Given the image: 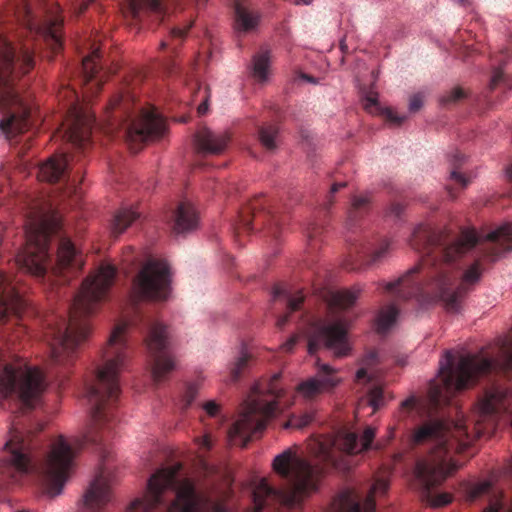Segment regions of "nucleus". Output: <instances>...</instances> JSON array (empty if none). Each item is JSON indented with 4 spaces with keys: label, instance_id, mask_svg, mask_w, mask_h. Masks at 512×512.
Listing matches in <instances>:
<instances>
[{
    "label": "nucleus",
    "instance_id": "36",
    "mask_svg": "<svg viewBox=\"0 0 512 512\" xmlns=\"http://www.w3.org/2000/svg\"><path fill=\"white\" fill-rule=\"evenodd\" d=\"M192 26V23L189 25L180 28V27H174L170 30L169 37L167 40H163L160 43L161 48L171 47V49L174 51L185 39L188 30Z\"/></svg>",
    "mask_w": 512,
    "mask_h": 512
},
{
    "label": "nucleus",
    "instance_id": "11",
    "mask_svg": "<svg viewBox=\"0 0 512 512\" xmlns=\"http://www.w3.org/2000/svg\"><path fill=\"white\" fill-rule=\"evenodd\" d=\"M280 376L279 373L274 374L266 385L257 383L252 388L239 419L228 431L231 445L245 447L252 437L266 428L268 421L277 412V400L283 395L282 389L277 386Z\"/></svg>",
    "mask_w": 512,
    "mask_h": 512
},
{
    "label": "nucleus",
    "instance_id": "4",
    "mask_svg": "<svg viewBox=\"0 0 512 512\" xmlns=\"http://www.w3.org/2000/svg\"><path fill=\"white\" fill-rule=\"evenodd\" d=\"M24 209L26 244L16 266L38 279L59 277V282H67V274L82 268L83 258L63 232L58 213L43 198H30Z\"/></svg>",
    "mask_w": 512,
    "mask_h": 512
},
{
    "label": "nucleus",
    "instance_id": "24",
    "mask_svg": "<svg viewBox=\"0 0 512 512\" xmlns=\"http://www.w3.org/2000/svg\"><path fill=\"white\" fill-rule=\"evenodd\" d=\"M229 136L226 133H217L206 127L201 128L195 135V144L198 152L207 155H219L227 147Z\"/></svg>",
    "mask_w": 512,
    "mask_h": 512
},
{
    "label": "nucleus",
    "instance_id": "38",
    "mask_svg": "<svg viewBox=\"0 0 512 512\" xmlns=\"http://www.w3.org/2000/svg\"><path fill=\"white\" fill-rule=\"evenodd\" d=\"M464 156L456 152L451 159L452 170L450 173V179L455 182L460 188H465L469 184V179H467L464 175L457 171L459 166L461 165Z\"/></svg>",
    "mask_w": 512,
    "mask_h": 512
},
{
    "label": "nucleus",
    "instance_id": "26",
    "mask_svg": "<svg viewBox=\"0 0 512 512\" xmlns=\"http://www.w3.org/2000/svg\"><path fill=\"white\" fill-rule=\"evenodd\" d=\"M198 220L194 206L186 201L180 202L173 214V230L177 234L192 231L197 227Z\"/></svg>",
    "mask_w": 512,
    "mask_h": 512
},
{
    "label": "nucleus",
    "instance_id": "61",
    "mask_svg": "<svg viewBox=\"0 0 512 512\" xmlns=\"http://www.w3.org/2000/svg\"><path fill=\"white\" fill-rule=\"evenodd\" d=\"M447 190H448V193L450 194V196H451L452 198H455V197H456L457 192L455 191V188H454V187H452V186H448V187H447Z\"/></svg>",
    "mask_w": 512,
    "mask_h": 512
},
{
    "label": "nucleus",
    "instance_id": "42",
    "mask_svg": "<svg viewBox=\"0 0 512 512\" xmlns=\"http://www.w3.org/2000/svg\"><path fill=\"white\" fill-rule=\"evenodd\" d=\"M67 154L73 157V162H72V165H71L73 167V171H71V169H69L68 172L70 174V187H71V190H72L73 193H76L77 185L82 180L81 172H82L83 165H81L80 167H76V162H79V159H76L77 155L76 154H72V153H67Z\"/></svg>",
    "mask_w": 512,
    "mask_h": 512
},
{
    "label": "nucleus",
    "instance_id": "16",
    "mask_svg": "<svg viewBox=\"0 0 512 512\" xmlns=\"http://www.w3.org/2000/svg\"><path fill=\"white\" fill-rule=\"evenodd\" d=\"M171 274L165 260L151 258L133 281V294L138 299L164 301L170 293Z\"/></svg>",
    "mask_w": 512,
    "mask_h": 512
},
{
    "label": "nucleus",
    "instance_id": "63",
    "mask_svg": "<svg viewBox=\"0 0 512 512\" xmlns=\"http://www.w3.org/2000/svg\"><path fill=\"white\" fill-rule=\"evenodd\" d=\"M507 176H508L509 181L512 184V166L507 169Z\"/></svg>",
    "mask_w": 512,
    "mask_h": 512
},
{
    "label": "nucleus",
    "instance_id": "28",
    "mask_svg": "<svg viewBox=\"0 0 512 512\" xmlns=\"http://www.w3.org/2000/svg\"><path fill=\"white\" fill-rule=\"evenodd\" d=\"M364 108L370 113H380L386 121L394 126H400L405 120V115L397 114L392 108H381L378 102V93L370 89L364 94Z\"/></svg>",
    "mask_w": 512,
    "mask_h": 512
},
{
    "label": "nucleus",
    "instance_id": "41",
    "mask_svg": "<svg viewBox=\"0 0 512 512\" xmlns=\"http://www.w3.org/2000/svg\"><path fill=\"white\" fill-rule=\"evenodd\" d=\"M510 62L502 63L500 67L496 68L493 72V75L490 80L489 88L490 90H494L499 83L506 81L507 74L512 73L510 70Z\"/></svg>",
    "mask_w": 512,
    "mask_h": 512
},
{
    "label": "nucleus",
    "instance_id": "52",
    "mask_svg": "<svg viewBox=\"0 0 512 512\" xmlns=\"http://www.w3.org/2000/svg\"><path fill=\"white\" fill-rule=\"evenodd\" d=\"M198 445L201 450L209 451L212 448V439L211 436L206 434L201 439L198 440Z\"/></svg>",
    "mask_w": 512,
    "mask_h": 512
},
{
    "label": "nucleus",
    "instance_id": "3",
    "mask_svg": "<svg viewBox=\"0 0 512 512\" xmlns=\"http://www.w3.org/2000/svg\"><path fill=\"white\" fill-rule=\"evenodd\" d=\"M9 11L30 38L14 46L0 32V129L8 137L23 133L32 124L31 97L21 95L16 78L34 67L39 45L45 44L53 55L63 46V18L44 0H11Z\"/></svg>",
    "mask_w": 512,
    "mask_h": 512
},
{
    "label": "nucleus",
    "instance_id": "39",
    "mask_svg": "<svg viewBox=\"0 0 512 512\" xmlns=\"http://www.w3.org/2000/svg\"><path fill=\"white\" fill-rule=\"evenodd\" d=\"M303 301L304 296L301 293L295 296H287L288 313L283 316H280L277 319L276 325L278 328L282 329L285 326V324L288 322L289 314L299 310L301 308Z\"/></svg>",
    "mask_w": 512,
    "mask_h": 512
},
{
    "label": "nucleus",
    "instance_id": "56",
    "mask_svg": "<svg viewBox=\"0 0 512 512\" xmlns=\"http://www.w3.org/2000/svg\"><path fill=\"white\" fill-rule=\"evenodd\" d=\"M281 296H286V290L281 286H275L273 289V299L276 300Z\"/></svg>",
    "mask_w": 512,
    "mask_h": 512
},
{
    "label": "nucleus",
    "instance_id": "27",
    "mask_svg": "<svg viewBox=\"0 0 512 512\" xmlns=\"http://www.w3.org/2000/svg\"><path fill=\"white\" fill-rule=\"evenodd\" d=\"M235 29L239 33L250 32L259 22V14L254 11L247 0H234Z\"/></svg>",
    "mask_w": 512,
    "mask_h": 512
},
{
    "label": "nucleus",
    "instance_id": "54",
    "mask_svg": "<svg viewBox=\"0 0 512 512\" xmlns=\"http://www.w3.org/2000/svg\"><path fill=\"white\" fill-rule=\"evenodd\" d=\"M416 403V398L412 396L401 403V410L409 412L415 408Z\"/></svg>",
    "mask_w": 512,
    "mask_h": 512
},
{
    "label": "nucleus",
    "instance_id": "19",
    "mask_svg": "<svg viewBox=\"0 0 512 512\" xmlns=\"http://www.w3.org/2000/svg\"><path fill=\"white\" fill-rule=\"evenodd\" d=\"M95 118L83 111L75 102L68 108L67 116L57 133L76 150H85L91 141Z\"/></svg>",
    "mask_w": 512,
    "mask_h": 512
},
{
    "label": "nucleus",
    "instance_id": "60",
    "mask_svg": "<svg viewBox=\"0 0 512 512\" xmlns=\"http://www.w3.org/2000/svg\"><path fill=\"white\" fill-rule=\"evenodd\" d=\"M360 267V264L347 263L346 268L348 270H357Z\"/></svg>",
    "mask_w": 512,
    "mask_h": 512
},
{
    "label": "nucleus",
    "instance_id": "32",
    "mask_svg": "<svg viewBox=\"0 0 512 512\" xmlns=\"http://www.w3.org/2000/svg\"><path fill=\"white\" fill-rule=\"evenodd\" d=\"M257 137L263 148L274 151L278 144L279 128L274 124L265 123L258 127Z\"/></svg>",
    "mask_w": 512,
    "mask_h": 512
},
{
    "label": "nucleus",
    "instance_id": "22",
    "mask_svg": "<svg viewBox=\"0 0 512 512\" xmlns=\"http://www.w3.org/2000/svg\"><path fill=\"white\" fill-rule=\"evenodd\" d=\"M482 496H487L489 501L484 512H512V500L496 490L488 481L478 483L470 490L469 497L472 501Z\"/></svg>",
    "mask_w": 512,
    "mask_h": 512
},
{
    "label": "nucleus",
    "instance_id": "55",
    "mask_svg": "<svg viewBox=\"0 0 512 512\" xmlns=\"http://www.w3.org/2000/svg\"><path fill=\"white\" fill-rule=\"evenodd\" d=\"M319 233H320V228L316 224L311 223L308 226L307 237H308L309 241H313Z\"/></svg>",
    "mask_w": 512,
    "mask_h": 512
},
{
    "label": "nucleus",
    "instance_id": "45",
    "mask_svg": "<svg viewBox=\"0 0 512 512\" xmlns=\"http://www.w3.org/2000/svg\"><path fill=\"white\" fill-rule=\"evenodd\" d=\"M314 419V415L312 413H305L304 415L300 416L296 420H290L288 425H292L296 428H304L308 426Z\"/></svg>",
    "mask_w": 512,
    "mask_h": 512
},
{
    "label": "nucleus",
    "instance_id": "49",
    "mask_svg": "<svg viewBox=\"0 0 512 512\" xmlns=\"http://www.w3.org/2000/svg\"><path fill=\"white\" fill-rule=\"evenodd\" d=\"M423 106V96L421 94H415L410 98L409 110L410 112H417Z\"/></svg>",
    "mask_w": 512,
    "mask_h": 512
},
{
    "label": "nucleus",
    "instance_id": "64",
    "mask_svg": "<svg viewBox=\"0 0 512 512\" xmlns=\"http://www.w3.org/2000/svg\"><path fill=\"white\" fill-rule=\"evenodd\" d=\"M509 471L512 473V457H511V461L509 463Z\"/></svg>",
    "mask_w": 512,
    "mask_h": 512
},
{
    "label": "nucleus",
    "instance_id": "7",
    "mask_svg": "<svg viewBox=\"0 0 512 512\" xmlns=\"http://www.w3.org/2000/svg\"><path fill=\"white\" fill-rule=\"evenodd\" d=\"M451 433V423L429 419L417 426L411 435V445L425 450V455L416 462L415 477L422 500L431 507H442L452 500L449 493L435 494L432 491L461 466L454 458V445L448 440Z\"/></svg>",
    "mask_w": 512,
    "mask_h": 512
},
{
    "label": "nucleus",
    "instance_id": "62",
    "mask_svg": "<svg viewBox=\"0 0 512 512\" xmlns=\"http://www.w3.org/2000/svg\"><path fill=\"white\" fill-rule=\"evenodd\" d=\"M313 0H294V3L296 5H301V4H304V5H308L312 2Z\"/></svg>",
    "mask_w": 512,
    "mask_h": 512
},
{
    "label": "nucleus",
    "instance_id": "44",
    "mask_svg": "<svg viewBox=\"0 0 512 512\" xmlns=\"http://www.w3.org/2000/svg\"><path fill=\"white\" fill-rule=\"evenodd\" d=\"M369 404L374 410L379 409L384 404V395L381 387L375 386L369 391Z\"/></svg>",
    "mask_w": 512,
    "mask_h": 512
},
{
    "label": "nucleus",
    "instance_id": "51",
    "mask_svg": "<svg viewBox=\"0 0 512 512\" xmlns=\"http://www.w3.org/2000/svg\"><path fill=\"white\" fill-rule=\"evenodd\" d=\"M298 339L299 336L296 334L291 336L285 343L282 344L281 349L285 352H291L298 342Z\"/></svg>",
    "mask_w": 512,
    "mask_h": 512
},
{
    "label": "nucleus",
    "instance_id": "37",
    "mask_svg": "<svg viewBox=\"0 0 512 512\" xmlns=\"http://www.w3.org/2000/svg\"><path fill=\"white\" fill-rule=\"evenodd\" d=\"M378 363V353L375 350L368 351L361 360L362 367L356 373L357 381H370L371 377L368 376V369Z\"/></svg>",
    "mask_w": 512,
    "mask_h": 512
},
{
    "label": "nucleus",
    "instance_id": "6",
    "mask_svg": "<svg viewBox=\"0 0 512 512\" xmlns=\"http://www.w3.org/2000/svg\"><path fill=\"white\" fill-rule=\"evenodd\" d=\"M225 492L197 491L194 482L175 464L156 470L147 482L142 498L135 499L126 512H226Z\"/></svg>",
    "mask_w": 512,
    "mask_h": 512
},
{
    "label": "nucleus",
    "instance_id": "1",
    "mask_svg": "<svg viewBox=\"0 0 512 512\" xmlns=\"http://www.w3.org/2000/svg\"><path fill=\"white\" fill-rule=\"evenodd\" d=\"M410 246L421 254L420 262L396 281L387 283L385 290L399 300L439 302L454 314L461 311L466 294L480 280L485 264L512 251V223L486 235L474 228L453 233L419 224Z\"/></svg>",
    "mask_w": 512,
    "mask_h": 512
},
{
    "label": "nucleus",
    "instance_id": "15",
    "mask_svg": "<svg viewBox=\"0 0 512 512\" xmlns=\"http://www.w3.org/2000/svg\"><path fill=\"white\" fill-rule=\"evenodd\" d=\"M280 213V207L267 197L256 196L240 211L235 232L240 236L242 233L264 229L276 239L284 222Z\"/></svg>",
    "mask_w": 512,
    "mask_h": 512
},
{
    "label": "nucleus",
    "instance_id": "23",
    "mask_svg": "<svg viewBox=\"0 0 512 512\" xmlns=\"http://www.w3.org/2000/svg\"><path fill=\"white\" fill-rule=\"evenodd\" d=\"M100 51L95 48L92 53L82 60V82L86 86L87 92L92 95L98 93L104 83L105 73L102 72V66L99 64Z\"/></svg>",
    "mask_w": 512,
    "mask_h": 512
},
{
    "label": "nucleus",
    "instance_id": "58",
    "mask_svg": "<svg viewBox=\"0 0 512 512\" xmlns=\"http://www.w3.org/2000/svg\"><path fill=\"white\" fill-rule=\"evenodd\" d=\"M164 70L167 74H172L174 72V64L171 61L165 63Z\"/></svg>",
    "mask_w": 512,
    "mask_h": 512
},
{
    "label": "nucleus",
    "instance_id": "21",
    "mask_svg": "<svg viewBox=\"0 0 512 512\" xmlns=\"http://www.w3.org/2000/svg\"><path fill=\"white\" fill-rule=\"evenodd\" d=\"M72 162L73 157L68 154L54 155L38 168L37 176L41 181L64 183L69 193H73L70 187V174L68 172L69 169L73 171Z\"/></svg>",
    "mask_w": 512,
    "mask_h": 512
},
{
    "label": "nucleus",
    "instance_id": "5",
    "mask_svg": "<svg viewBox=\"0 0 512 512\" xmlns=\"http://www.w3.org/2000/svg\"><path fill=\"white\" fill-rule=\"evenodd\" d=\"M116 275L115 266L101 264L83 281L68 316L51 315L46 320L44 338L54 364L68 366L75 360L80 345L90 333L88 317L109 299Z\"/></svg>",
    "mask_w": 512,
    "mask_h": 512
},
{
    "label": "nucleus",
    "instance_id": "14",
    "mask_svg": "<svg viewBox=\"0 0 512 512\" xmlns=\"http://www.w3.org/2000/svg\"><path fill=\"white\" fill-rule=\"evenodd\" d=\"M25 301L9 275L0 270V338L14 343L26 334L20 323Z\"/></svg>",
    "mask_w": 512,
    "mask_h": 512
},
{
    "label": "nucleus",
    "instance_id": "35",
    "mask_svg": "<svg viewBox=\"0 0 512 512\" xmlns=\"http://www.w3.org/2000/svg\"><path fill=\"white\" fill-rule=\"evenodd\" d=\"M390 245L389 240L382 239L376 248H365L362 251L357 250L356 253L359 254V259L368 258V263L372 264L381 261L388 254Z\"/></svg>",
    "mask_w": 512,
    "mask_h": 512
},
{
    "label": "nucleus",
    "instance_id": "25",
    "mask_svg": "<svg viewBox=\"0 0 512 512\" xmlns=\"http://www.w3.org/2000/svg\"><path fill=\"white\" fill-rule=\"evenodd\" d=\"M127 10L132 19H140L141 13L151 12L154 13L160 20L168 14L173 0H126Z\"/></svg>",
    "mask_w": 512,
    "mask_h": 512
},
{
    "label": "nucleus",
    "instance_id": "9",
    "mask_svg": "<svg viewBox=\"0 0 512 512\" xmlns=\"http://www.w3.org/2000/svg\"><path fill=\"white\" fill-rule=\"evenodd\" d=\"M511 396L512 389L503 383H493L485 389L469 417L456 412L457 420H444L451 423L452 433L448 440L454 445L455 453L464 452L477 439L494 434L501 416L509 410Z\"/></svg>",
    "mask_w": 512,
    "mask_h": 512
},
{
    "label": "nucleus",
    "instance_id": "48",
    "mask_svg": "<svg viewBox=\"0 0 512 512\" xmlns=\"http://www.w3.org/2000/svg\"><path fill=\"white\" fill-rule=\"evenodd\" d=\"M346 186V183L345 182H341V183H334L330 189V192L329 194L327 195V200L325 202V209H329L331 207V205L333 204V196L336 192H338L341 188L345 187Z\"/></svg>",
    "mask_w": 512,
    "mask_h": 512
},
{
    "label": "nucleus",
    "instance_id": "31",
    "mask_svg": "<svg viewBox=\"0 0 512 512\" xmlns=\"http://www.w3.org/2000/svg\"><path fill=\"white\" fill-rule=\"evenodd\" d=\"M360 292L361 288L358 286H355L352 289H343L332 292L330 294L329 304L330 306L338 309L349 308L355 303Z\"/></svg>",
    "mask_w": 512,
    "mask_h": 512
},
{
    "label": "nucleus",
    "instance_id": "30",
    "mask_svg": "<svg viewBox=\"0 0 512 512\" xmlns=\"http://www.w3.org/2000/svg\"><path fill=\"white\" fill-rule=\"evenodd\" d=\"M370 197L368 195H354L347 214V224L353 226L370 210Z\"/></svg>",
    "mask_w": 512,
    "mask_h": 512
},
{
    "label": "nucleus",
    "instance_id": "46",
    "mask_svg": "<svg viewBox=\"0 0 512 512\" xmlns=\"http://www.w3.org/2000/svg\"><path fill=\"white\" fill-rule=\"evenodd\" d=\"M196 395H197L196 387L193 385H189L185 391V395L182 400V402H183L182 409H184V410L188 409L189 406L194 401Z\"/></svg>",
    "mask_w": 512,
    "mask_h": 512
},
{
    "label": "nucleus",
    "instance_id": "40",
    "mask_svg": "<svg viewBox=\"0 0 512 512\" xmlns=\"http://www.w3.org/2000/svg\"><path fill=\"white\" fill-rule=\"evenodd\" d=\"M250 361V355L242 351L240 356L231 364L230 378L231 381L236 382L239 380L242 372L247 368Z\"/></svg>",
    "mask_w": 512,
    "mask_h": 512
},
{
    "label": "nucleus",
    "instance_id": "13",
    "mask_svg": "<svg viewBox=\"0 0 512 512\" xmlns=\"http://www.w3.org/2000/svg\"><path fill=\"white\" fill-rule=\"evenodd\" d=\"M43 430V424L17 415L12 421L9 439L5 443L0 461V474L14 482L34 471L32 451L34 437Z\"/></svg>",
    "mask_w": 512,
    "mask_h": 512
},
{
    "label": "nucleus",
    "instance_id": "33",
    "mask_svg": "<svg viewBox=\"0 0 512 512\" xmlns=\"http://www.w3.org/2000/svg\"><path fill=\"white\" fill-rule=\"evenodd\" d=\"M270 69V52L262 50L253 57L252 75L258 82L268 79Z\"/></svg>",
    "mask_w": 512,
    "mask_h": 512
},
{
    "label": "nucleus",
    "instance_id": "57",
    "mask_svg": "<svg viewBox=\"0 0 512 512\" xmlns=\"http://www.w3.org/2000/svg\"><path fill=\"white\" fill-rule=\"evenodd\" d=\"M207 110H208V103H207V99H206L204 102H202L198 106L197 111H198L199 115H204L207 112Z\"/></svg>",
    "mask_w": 512,
    "mask_h": 512
},
{
    "label": "nucleus",
    "instance_id": "17",
    "mask_svg": "<svg viewBox=\"0 0 512 512\" xmlns=\"http://www.w3.org/2000/svg\"><path fill=\"white\" fill-rule=\"evenodd\" d=\"M148 335L145 344L151 362V375L156 384L163 382L175 369V361L169 352L167 327L158 321L146 319Z\"/></svg>",
    "mask_w": 512,
    "mask_h": 512
},
{
    "label": "nucleus",
    "instance_id": "18",
    "mask_svg": "<svg viewBox=\"0 0 512 512\" xmlns=\"http://www.w3.org/2000/svg\"><path fill=\"white\" fill-rule=\"evenodd\" d=\"M308 352L314 354L320 348H326L336 357H345L351 350L348 327L339 319L329 323L313 324L308 335Z\"/></svg>",
    "mask_w": 512,
    "mask_h": 512
},
{
    "label": "nucleus",
    "instance_id": "47",
    "mask_svg": "<svg viewBox=\"0 0 512 512\" xmlns=\"http://www.w3.org/2000/svg\"><path fill=\"white\" fill-rule=\"evenodd\" d=\"M93 2L94 0H76L73 3L74 13L77 16L82 15Z\"/></svg>",
    "mask_w": 512,
    "mask_h": 512
},
{
    "label": "nucleus",
    "instance_id": "59",
    "mask_svg": "<svg viewBox=\"0 0 512 512\" xmlns=\"http://www.w3.org/2000/svg\"><path fill=\"white\" fill-rule=\"evenodd\" d=\"M301 78L310 83H316L315 79L312 76H309L307 74H301Z\"/></svg>",
    "mask_w": 512,
    "mask_h": 512
},
{
    "label": "nucleus",
    "instance_id": "2",
    "mask_svg": "<svg viewBox=\"0 0 512 512\" xmlns=\"http://www.w3.org/2000/svg\"><path fill=\"white\" fill-rule=\"evenodd\" d=\"M134 324L135 320L115 324L103 350V363L96 369L93 381L86 385V396L91 405L90 427L85 434L71 442L60 436L52 443L41 466L48 493L56 496L61 493L70 476L76 451L87 445L99 448L103 467L83 495L81 512H102L111 500L110 482L104 467L108 460L105 441L110 437L117 420L115 409L120 395L119 375L127 367L131 357L127 330Z\"/></svg>",
    "mask_w": 512,
    "mask_h": 512
},
{
    "label": "nucleus",
    "instance_id": "29",
    "mask_svg": "<svg viewBox=\"0 0 512 512\" xmlns=\"http://www.w3.org/2000/svg\"><path fill=\"white\" fill-rule=\"evenodd\" d=\"M140 213L133 208L122 207L117 210L111 223V233L117 237L123 233L136 219Z\"/></svg>",
    "mask_w": 512,
    "mask_h": 512
},
{
    "label": "nucleus",
    "instance_id": "8",
    "mask_svg": "<svg viewBox=\"0 0 512 512\" xmlns=\"http://www.w3.org/2000/svg\"><path fill=\"white\" fill-rule=\"evenodd\" d=\"M512 371V335L499 340L496 353H466L457 358L446 351L440 361L439 381L430 384L428 396L437 409L449 405L456 393L473 386L480 378Z\"/></svg>",
    "mask_w": 512,
    "mask_h": 512
},
{
    "label": "nucleus",
    "instance_id": "10",
    "mask_svg": "<svg viewBox=\"0 0 512 512\" xmlns=\"http://www.w3.org/2000/svg\"><path fill=\"white\" fill-rule=\"evenodd\" d=\"M134 101L127 83L110 99L109 109L115 113L111 129L136 152L145 141L162 137L166 123L155 108H135Z\"/></svg>",
    "mask_w": 512,
    "mask_h": 512
},
{
    "label": "nucleus",
    "instance_id": "34",
    "mask_svg": "<svg viewBox=\"0 0 512 512\" xmlns=\"http://www.w3.org/2000/svg\"><path fill=\"white\" fill-rule=\"evenodd\" d=\"M399 314L398 308L394 304H389L383 307L377 316V332L384 334L395 323Z\"/></svg>",
    "mask_w": 512,
    "mask_h": 512
},
{
    "label": "nucleus",
    "instance_id": "20",
    "mask_svg": "<svg viewBox=\"0 0 512 512\" xmlns=\"http://www.w3.org/2000/svg\"><path fill=\"white\" fill-rule=\"evenodd\" d=\"M341 383L338 371L328 364H320L317 360L316 374L301 381L296 391L300 397L307 401H314L321 395L331 393Z\"/></svg>",
    "mask_w": 512,
    "mask_h": 512
},
{
    "label": "nucleus",
    "instance_id": "50",
    "mask_svg": "<svg viewBox=\"0 0 512 512\" xmlns=\"http://www.w3.org/2000/svg\"><path fill=\"white\" fill-rule=\"evenodd\" d=\"M203 409L209 416L214 417L219 412V405L215 401H208L203 404Z\"/></svg>",
    "mask_w": 512,
    "mask_h": 512
},
{
    "label": "nucleus",
    "instance_id": "53",
    "mask_svg": "<svg viewBox=\"0 0 512 512\" xmlns=\"http://www.w3.org/2000/svg\"><path fill=\"white\" fill-rule=\"evenodd\" d=\"M404 211V205L400 202L392 203L389 209L390 215L400 218L401 214Z\"/></svg>",
    "mask_w": 512,
    "mask_h": 512
},
{
    "label": "nucleus",
    "instance_id": "12",
    "mask_svg": "<svg viewBox=\"0 0 512 512\" xmlns=\"http://www.w3.org/2000/svg\"><path fill=\"white\" fill-rule=\"evenodd\" d=\"M46 389L43 372L30 367L15 354L0 353V391L2 395L17 402L20 409L35 408Z\"/></svg>",
    "mask_w": 512,
    "mask_h": 512
},
{
    "label": "nucleus",
    "instance_id": "43",
    "mask_svg": "<svg viewBox=\"0 0 512 512\" xmlns=\"http://www.w3.org/2000/svg\"><path fill=\"white\" fill-rule=\"evenodd\" d=\"M466 96L465 91L462 88L456 87L449 91L446 95L442 96L441 103L444 106L456 104Z\"/></svg>",
    "mask_w": 512,
    "mask_h": 512
}]
</instances>
